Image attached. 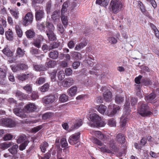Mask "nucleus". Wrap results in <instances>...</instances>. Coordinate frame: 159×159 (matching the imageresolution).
Listing matches in <instances>:
<instances>
[{
	"label": "nucleus",
	"instance_id": "obj_1",
	"mask_svg": "<svg viewBox=\"0 0 159 159\" xmlns=\"http://www.w3.org/2000/svg\"><path fill=\"white\" fill-rule=\"evenodd\" d=\"M140 107L138 109V112L143 117L149 116L152 114V112L150 109L149 107L146 103L140 102L138 103Z\"/></svg>",
	"mask_w": 159,
	"mask_h": 159
},
{
	"label": "nucleus",
	"instance_id": "obj_2",
	"mask_svg": "<svg viewBox=\"0 0 159 159\" xmlns=\"http://www.w3.org/2000/svg\"><path fill=\"white\" fill-rule=\"evenodd\" d=\"M110 7L113 13L117 14L123 7V4L120 0H112L110 3Z\"/></svg>",
	"mask_w": 159,
	"mask_h": 159
},
{
	"label": "nucleus",
	"instance_id": "obj_3",
	"mask_svg": "<svg viewBox=\"0 0 159 159\" xmlns=\"http://www.w3.org/2000/svg\"><path fill=\"white\" fill-rule=\"evenodd\" d=\"M13 112L16 115L22 118H25L27 113L23 109L21 108L20 106H16L13 109Z\"/></svg>",
	"mask_w": 159,
	"mask_h": 159
},
{
	"label": "nucleus",
	"instance_id": "obj_4",
	"mask_svg": "<svg viewBox=\"0 0 159 159\" xmlns=\"http://www.w3.org/2000/svg\"><path fill=\"white\" fill-rule=\"evenodd\" d=\"M15 124L14 121L11 119L7 118L0 120V125L12 127L14 126Z\"/></svg>",
	"mask_w": 159,
	"mask_h": 159
},
{
	"label": "nucleus",
	"instance_id": "obj_5",
	"mask_svg": "<svg viewBox=\"0 0 159 159\" xmlns=\"http://www.w3.org/2000/svg\"><path fill=\"white\" fill-rule=\"evenodd\" d=\"M33 15L30 12L27 13L23 19V24L24 25L27 26L30 24L32 22Z\"/></svg>",
	"mask_w": 159,
	"mask_h": 159
},
{
	"label": "nucleus",
	"instance_id": "obj_6",
	"mask_svg": "<svg viewBox=\"0 0 159 159\" xmlns=\"http://www.w3.org/2000/svg\"><path fill=\"white\" fill-rule=\"evenodd\" d=\"M6 71L4 69L0 68V84L5 85L6 84Z\"/></svg>",
	"mask_w": 159,
	"mask_h": 159
},
{
	"label": "nucleus",
	"instance_id": "obj_7",
	"mask_svg": "<svg viewBox=\"0 0 159 159\" xmlns=\"http://www.w3.org/2000/svg\"><path fill=\"white\" fill-rule=\"evenodd\" d=\"M80 134V133L78 132L70 136L68 140L69 143L72 145L77 143L79 141V139Z\"/></svg>",
	"mask_w": 159,
	"mask_h": 159
},
{
	"label": "nucleus",
	"instance_id": "obj_8",
	"mask_svg": "<svg viewBox=\"0 0 159 159\" xmlns=\"http://www.w3.org/2000/svg\"><path fill=\"white\" fill-rule=\"evenodd\" d=\"M45 14L44 10H35V18L36 21H41L45 17Z\"/></svg>",
	"mask_w": 159,
	"mask_h": 159
},
{
	"label": "nucleus",
	"instance_id": "obj_9",
	"mask_svg": "<svg viewBox=\"0 0 159 159\" xmlns=\"http://www.w3.org/2000/svg\"><path fill=\"white\" fill-rule=\"evenodd\" d=\"M55 100L54 95L51 94L44 97L43 99V102L46 104H48L53 102Z\"/></svg>",
	"mask_w": 159,
	"mask_h": 159
},
{
	"label": "nucleus",
	"instance_id": "obj_10",
	"mask_svg": "<svg viewBox=\"0 0 159 159\" xmlns=\"http://www.w3.org/2000/svg\"><path fill=\"white\" fill-rule=\"evenodd\" d=\"M43 41V38L42 36H39L34 40L32 44L36 47L39 48L41 47L42 43Z\"/></svg>",
	"mask_w": 159,
	"mask_h": 159
},
{
	"label": "nucleus",
	"instance_id": "obj_11",
	"mask_svg": "<svg viewBox=\"0 0 159 159\" xmlns=\"http://www.w3.org/2000/svg\"><path fill=\"white\" fill-rule=\"evenodd\" d=\"M108 108L112 109V111L111 112L110 115L111 116L114 115L116 113L118 112V111L120 109V107L119 106L115 105L114 104H111L108 106Z\"/></svg>",
	"mask_w": 159,
	"mask_h": 159
},
{
	"label": "nucleus",
	"instance_id": "obj_12",
	"mask_svg": "<svg viewBox=\"0 0 159 159\" xmlns=\"http://www.w3.org/2000/svg\"><path fill=\"white\" fill-rule=\"evenodd\" d=\"M89 120L93 122L94 124H95L98 121L101 120V117H100L98 115L95 113H93L91 114L90 115Z\"/></svg>",
	"mask_w": 159,
	"mask_h": 159
},
{
	"label": "nucleus",
	"instance_id": "obj_13",
	"mask_svg": "<svg viewBox=\"0 0 159 159\" xmlns=\"http://www.w3.org/2000/svg\"><path fill=\"white\" fill-rule=\"evenodd\" d=\"M74 82V80L71 78L65 79L62 82L63 86L65 87H69L72 85Z\"/></svg>",
	"mask_w": 159,
	"mask_h": 159
},
{
	"label": "nucleus",
	"instance_id": "obj_14",
	"mask_svg": "<svg viewBox=\"0 0 159 159\" xmlns=\"http://www.w3.org/2000/svg\"><path fill=\"white\" fill-rule=\"evenodd\" d=\"M103 97L106 101H111L112 100V93L109 90L107 89L103 93Z\"/></svg>",
	"mask_w": 159,
	"mask_h": 159
},
{
	"label": "nucleus",
	"instance_id": "obj_15",
	"mask_svg": "<svg viewBox=\"0 0 159 159\" xmlns=\"http://www.w3.org/2000/svg\"><path fill=\"white\" fill-rule=\"evenodd\" d=\"M25 108L27 111L30 112L36 110L37 109V107L34 103H30L29 104H27L25 107Z\"/></svg>",
	"mask_w": 159,
	"mask_h": 159
},
{
	"label": "nucleus",
	"instance_id": "obj_16",
	"mask_svg": "<svg viewBox=\"0 0 159 159\" xmlns=\"http://www.w3.org/2000/svg\"><path fill=\"white\" fill-rule=\"evenodd\" d=\"M34 70L37 71H45L47 70V69L44 66L38 65L36 64H33Z\"/></svg>",
	"mask_w": 159,
	"mask_h": 159
},
{
	"label": "nucleus",
	"instance_id": "obj_17",
	"mask_svg": "<svg viewBox=\"0 0 159 159\" xmlns=\"http://www.w3.org/2000/svg\"><path fill=\"white\" fill-rule=\"evenodd\" d=\"M32 76L31 73H29L27 74H22L18 76V79L22 81L28 79L29 78L31 77Z\"/></svg>",
	"mask_w": 159,
	"mask_h": 159
},
{
	"label": "nucleus",
	"instance_id": "obj_18",
	"mask_svg": "<svg viewBox=\"0 0 159 159\" xmlns=\"http://www.w3.org/2000/svg\"><path fill=\"white\" fill-rule=\"evenodd\" d=\"M49 57L53 59H57L58 57V52L56 50H52L48 54Z\"/></svg>",
	"mask_w": 159,
	"mask_h": 159
},
{
	"label": "nucleus",
	"instance_id": "obj_19",
	"mask_svg": "<svg viewBox=\"0 0 159 159\" xmlns=\"http://www.w3.org/2000/svg\"><path fill=\"white\" fill-rule=\"evenodd\" d=\"M87 44V42L86 41H84L76 45L75 48V50L76 51H80L84 47L86 46Z\"/></svg>",
	"mask_w": 159,
	"mask_h": 159
},
{
	"label": "nucleus",
	"instance_id": "obj_20",
	"mask_svg": "<svg viewBox=\"0 0 159 159\" xmlns=\"http://www.w3.org/2000/svg\"><path fill=\"white\" fill-rule=\"evenodd\" d=\"M11 14L16 19H17L19 16V12L17 10L8 8Z\"/></svg>",
	"mask_w": 159,
	"mask_h": 159
},
{
	"label": "nucleus",
	"instance_id": "obj_21",
	"mask_svg": "<svg viewBox=\"0 0 159 159\" xmlns=\"http://www.w3.org/2000/svg\"><path fill=\"white\" fill-rule=\"evenodd\" d=\"M3 53L8 57H11L13 56V53L9 48L7 47H5L2 50Z\"/></svg>",
	"mask_w": 159,
	"mask_h": 159
},
{
	"label": "nucleus",
	"instance_id": "obj_22",
	"mask_svg": "<svg viewBox=\"0 0 159 159\" xmlns=\"http://www.w3.org/2000/svg\"><path fill=\"white\" fill-rule=\"evenodd\" d=\"M107 107L103 104L100 105L98 108V111L102 114L105 115L106 114V110Z\"/></svg>",
	"mask_w": 159,
	"mask_h": 159
},
{
	"label": "nucleus",
	"instance_id": "obj_23",
	"mask_svg": "<svg viewBox=\"0 0 159 159\" xmlns=\"http://www.w3.org/2000/svg\"><path fill=\"white\" fill-rule=\"evenodd\" d=\"M116 140L120 143L122 144L125 143V137L123 134H118L116 136Z\"/></svg>",
	"mask_w": 159,
	"mask_h": 159
},
{
	"label": "nucleus",
	"instance_id": "obj_24",
	"mask_svg": "<svg viewBox=\"0 0 159 159\" xmlns=\"http://www.w3.org/2000/svg\"><path fill=\"white\" fill-rule=\"evenodd\" d=\"M51 18L54 21L59 20L60 18L59 11H55L53 12L51 16Z\"/></svg>",
	"mask_w": 159,
	"mask_h": 159
},
{
	"label": "nucleus",
	"instance_id": "obj_25",
	"mask_svg": "<svg viewBox=\"0 0 159 159\" xmlns=\"http://www.w3.org/2000/svg\"><path fill=\"white\" fill-rule=\"evenodd\" d=\"M71 56L75 60H80L82 58L81 54L80 52H74L71 53Z\"/></svg>",
	"mask_w": 159,
	"mask_h": 159
},
{
	"label": "nucleus",
	"instance_id": "obj_26",
	"mask_svg": "<svg viewBox=\"0 0 159 159\" xmlns=\"http://www.w3.org/2000/svg\"><path fill=\"white\" fill-rule=\"evenodd\" d=\"M18 146L17 144L13 145L12 147L8 149L9 151L12 154L14 155L17 152V149Z\"/></svg>",
	"mask_w": 159,
	"mask_h": 159
},
{
	"label": "nucleus",
	"instance_id": "obj_27",
	"mask_svg": "<svg viewBox=\"0 0 159 159\" xmlns=\"http://www.w3.org/2000/svg\"><path fill=\"white\" fill-rule=\"evenodd\" d=\"M155 98V95L154 93H151L150 94L146 96L145 99L148 102H152V101L154 100Z\"/></svg>",
	"mask_w": 159,
	"mask_h": 159
},
{
	"label": "nucleus",
	"instance_id": "obj_28",
	"mask_svg": "<svg viewBox=\"0 0 159 159\" xmlns=\"http://www.w3.org/2000/svg\"><path fill=\"white\" fill-rule=\"evenodd\" d=\"M12 143L11 142L2 143L0 145V148L3 150H5L10 147L12 145Z\"/></svg>",
	"mask_w": 159,
	"mask_h": 159
},
{
	"label": "nucleus",
	"instance_id": "obj_29",
	"mask_svg": "<svg viewBox=\"0 0 159 159\" xmlns=\"http://www.w3.org/2000/svg\"><path fill=\"white\" fill-rule=\"evenodd\" d=\"M46 27L48 28V30H46V32H53L54 30V27L53 24L51 23L47 22L46 23Z\"/></svg>",
	"mask_w": 159,
	"mask_h": 159
},
{
	"label": "nucleus",
	"instance_id": "obj_30",
	"mask_svg": "<svg viewBox=\"0 0 159 159\" xmlns=\"http://www.w3.org/2000/svg\"><path fill=\"white\" fill-rule=\"evenodd\" d=\"M77 87L75 86L71 87L69 90V95L71 96H74L77 92Z\"/></svg>",
	"mask_w": 159,
	"mask_h": 159
},
{
	"label": "nucleus",
	"instance_id": "obj_31",
	"mask_svg": "<svg viewBox=\"0 0 159 159\" xmlns=\"http://www.w3.org/2000/svg\"><path fill=\"white\" fill-rule=\"evenodd\" d=\"M46 33L49 39L51 41H54L56 39V36L53 31L51 32H46Z\"/></svg>",
	"mask_w": 159,
	"mask_h": 159
},
{
	"label": "nucleus",
	"instance_id": "obj_32",
	"mask_svg": "<svg viewBox=\"0 0 159 159\" xmlns=\"http://www.w3.org/2000/svg\"><path fill=\"white\" fill-rule=\"evenodd\" d=\"M25 34L28 38H33L35 35L34 32L33 30H27L25 32Z\"/></svg>",
	"mask_w": 159,
	"mask_h": 159
},
{
	"label": "nucleus",
	"instance_id": "obj_33",
	"mask_svg": "<svg viewBox=\"0 0 159 159\" xmlns=\"http://www.w3.org/2000/svg\"><path fill=\"white\" fill-rule=\"evenodd\" d=\"M23 89L26 91L28 93H30L32 90V84H27L25 86L23 87Z\"/></svg>",
	"mask_w": 159,
	"mask_h": 159
},
{
	"label": "nucleus",
	"instance_id": "obj_34",
	"mask_svg": "<svg viewBox=\"0 0 159 159\" xmlns=\"http://www.w3.org/2000/svg\"><path fill=\"white\" fill-rule=\"evenodd\" d=\"M25 141H28L26 136L24 134H21L17 139V142L18 143H20L23 142H24Z\"/></svg>",
	"mask_w": 159,
	"mask_h": 159
},
{
	"label": "nucleus",
	"instance_id": "obj_35",
	"mask_svg": "<svg viewBox=\"0 0 159 159\" xmlns=\"http://www.w3.org/2000/svg\"><path fill=\"white\" fill-rule=\"evenodd\" d=\"M49 87V84L46 83L39 88V90L41 92H45L48 90Z\"/></svg>",
	"mask_w": 159,
	"mask_h": 159
},
{
	"label": "nucleus",
	"instance_id": "obj_36",
	"mask_svg": "<svg viewBox=\"0 0 159 159\" xmlns=\"http://www.w3.org/2000/svg\"><path fill=\"white\" fill-rule=\"evenodd\" d=\"M5 35L7 39L9 40H11L13 37V33L10 30L6 32Z\"/></svg>",
	"mask_w": 159,
	"mask_h": 159
},
{
	"label": "nucleus",
	"instance_id": "obj_37",
	"mask_svg": "<svg viewBox=\"0 0 159 159\" xmlns=\"http://www.w3.org/2000/svg\"><path fill=\"white\" fill-rule=\"evenodd\" d=\"M130 105L129 99H126V103L124 105V109L126 111V113L128 115L130 111Z\"/></svg>",
	"mask_w": 159,
	"mask_h": 159
},
{
	"label": "nucleus",
	"instance_id": "obj_38",
	"mask_svg": "<svg viewBox=\"0 0 159 159\" xmlns=\"http://www.w3.org/2000/svg\"><path fill=\"white\" fill-rule=\"evenodd\" d=\"M16 52L17 55L19 57H23L25 54V51L19 47L17 48Z\"/></svg>",
	"mask_w": 159,
	"mask_h": 159
},
{
	"label": "nucleus",
	"instance_id": "obj_39",
	"mask_svg": "<svg viewBox=\"0 0 159 159\" xmlns=\"http://www.w3.org/2000/svg\"><path fill=\"white\" fill-rule=\"evenodd\" d=\"M61 18L63 24L66 28V26L67 25L68 22L67 16L65 15H61Z\"/></svg>",
	"mask_w": 159,
	"mask_h": 159
},
{
	"label": "nucleus",
	"instance_id": "obj_40",
	"mask_svg": "<svg viewBox=\"0 0 159 159\" xmlns=\"http://www.w3.org/2000/svg\"><path fill=\"white\" fill-rule=\"evenodd\" d=\"M68 99V96L64 94H61L59 98V101L62 102H67Z\"/></svg>",
	"mask_w": 159,
	"mask_h": 159
},
{
	"label": "nucleus",
	"instance_id": "obj_41",
	"mask_svg": "<svg viewBox=\"0 0 159 159\" xmlns=\"http://www.w3.org/2000/svg\"><path fill=\"white\" fill-rule=\"evenodd\" d=\"M124 98L119 95H116L115 97V102L117 103H121L124 101Z\"/></svg>",
	"mask_w": 159,
	"mask_h": 159
},
{
	"label": "nucleus",
	"instance_id": "obj_42",
	"mask_svg": "<svg viewBox=\"0 0 159 159\" xmlns=\"http://www.w3.org/2000/svg\"><path fill=\"white\" fill-rule=\"evenodd\" d=\"M57 73V70H53L52 72L49 73L51 80L52 81H54L55 80Z\"/></svg>",
	"mask_w": 159,
	"mask_h": 159
},
{
	"label": "nucleus",
	"instance_id": "obj_43",
	"mask_svg": "<svg viewBox=\"0 0 159 159\" xmlns=\"http://www.w3.org/2000/svg\"><path fill=\"white\" fill-rule=\"evenodd\" d=\"M47 65L48 67L52 68L56 65V62L55 61L50 60L47 63Z\"/></svg>",
	"mask_w": 159,
	"mask_h": 159
},
{
	"label": "nucleus",
	"instance_id": "obj_44",
	"mask_svg": "<svg viewBox=\"0 0 159 159\" xmlns=\"http://www.w3.org/2000/svg\"><path fill=\"white\" fill-rule=\"evenodd\" d=\"M48 146V143L46 142H44L43 143L41 144L40 145V148L41 151L43 152H45Z\"/></svg>",
	"mask_w": 159,
	"mask_h": 159
},
{
	"label": "nucleus",
	"instance_id": "obj_45",
	"mask_svg": "<svg viewBox=\"0 0 159 159\" xmlns=\"http://www.w3.org/2000/svg\"><path fill=\"white\" fill-rule=\"evenodd\" d=\"M60 143L62 148H65L68 145L66 139L64 138H62L61 140Z\"/></svg>",
	"mask_w": 159,
	"mask_h": 159
},
{
	"label": "nucleus",
	"instance_id": "obj_46",
	"mask_svg": "<svg viewBox=\"0 0 159 159\" xmlns=\"http://www.w3.org/2000/svg\"><path fill=\"white\" fill-rule=\"evenodd\" d=\"M50 47V49L51 50L52 49L57 48L59 45V43L56 42H53L49 45Z\"/></svg>",
	"mask_w": 159,
	"mask_h": 159
},
{
	"label": "nucleus",
	"instance_id": "obj_47",
	"mask_svg": "<svg viewBox=\"0 0 159 159\" xmlns=\"http://www.w3.org/2000/svg\"><path fill=\"white\" fill-rule=\"evenodd\" d=\"M15 29L18 36L21 37L22 35V32L21 29L18 25H16L15 27Z\"/></svg>",
	"mask_w": 159,
	"mask_h": 159
},
{
	"label": "nucleus",
	"instance_id": "obj_48",
	"mask_svg": "<svg viewBox=\"0 0 159 159\" xmlns=\"http://www.w3.org/2000/svg\"><path fill=\"white\" fill-rule=\"evenodd\" d=\"M93 141L94 143L100 146H102L103 145L102 143L96 138H93Z\"/></svg>",
	"mask_w": 159,
	"mask_h": 159
},
{
	"label": "nucleus",
	"instance_id": "obj_49",
	"mask_svg": "<svg viewBox=\"0 0 159 159\" xmlns=\"http://www.w3.org/2000/svg\"><path fill=\"white\" fill-rule=\"evenodd\" d=\"M82 124V121L81 120H79L76 122L72 127L73 129H77L81 126Z\"/></svg>",
	"mask_w": 159,
	"mask_h": 159
},
{
	"label": "nucleus",
	"instance_id": "obj_50",
	"mask_svg": "<svg viewBox=\"0 0 159 159\" xmlns=\"http://www.w3.org/2000/svg\"><path fill=\"white\" fill-rule=\"evenodd\" d=\"M126 116L125 115V116H122L120 118L121 125L122 127H124L127 121V118L125 117Z\"/></svg>",
	"mask_w": 159,
	"mask_h": 159
},
{
	"label": "nucleus",
	"instance_id": "obj_51",
	"mask_svg": "<svg viewBox=\"0 0 159 159\" xmlns=\"http://www.w3.org/2000/svg\"><path fill=\"white\" fill-rule=\"evenodd\" d=\"M29 142L28 141H25L22 143L19 146V148L20 150L22 151L25 149L27 145Z\"/></svg>",
	"mask_w": 159,
	"mask_h": 159
},
{
	"label": "nucleus",
	"instance_id": "obj_52",
	"mask_svg": "<svg viewBox=\"0 0 159 159\" xmlns=\"http://www.w3.org/2000/svg\"><path fill=\"white\" fill-rule=\"evenodd\" d=\"M65 74L63 71H60L59 72L58 75V78L59 80H62L65 78Z\"/></svg>",
	"mask_w": 159,
	"mask_h": 159
},
{
	"label": "nucleus",
	"instance_id": "obj_53",
	"mask_svg": "<svg viewBox=\"0 0 159 159\" xmlns=\"http://www.w3.org/2000/svg\"><path fill=\"white\" fill-rule=\"evenodd\" d=\"M13 137V135L11 134H6L3 137V139L5 141L11 140Z\"/></svg>",
	"mask_w": 159,
	"mask_h": 159
},
{
	"label": "nucleus",
	"instance_id": "obj_54",
	"mask_svg": "<svg viewBox=\"0 0 159 159\" xmlns=\"http://www.w3.org/2000/svg\"><path fill=\"white\" fill-rule=\"evenodd\" d=\"M37 28L41 31H44V29L45 26H44L43 23H38L37 25Z\"/></svg>",
	"mask_w": 159,
	"mask_h": 159
},
{
	"label": "nucleus",
	"instance_id": "obj_55",
	"mask_svg": "<svg viewBox=\"0 0 159 159\" xmlns=\"http://www.w3.org/2000/svg\"><path fill=\"white\" fill-rule=\"evenodd\" d=\"M116 122L114 119H110L108 120V125L111 127H115L116 126Z\"/></svg>",
	"mask_w": 159,
	"mask_h": 159
},
{
	"label": "nucleus",
	"instance_id": "obj_56",
	"mask_svg": "<svg viewBox=\"0 0 159 159\" xmlns=\"http://www.w3.org/2000/svg\"><path fill=\"white\" fill-rule=\"evenodd\" d=\"M70 0H67L63 3L62 7L67 9V8L70 6Z\"/></svg>",
	"mask_w": 159,
	"mask_h": 159
},
{
	"label": "nucleus",
	"instance_id": "obj_57",
	"mask_svg": "<svg viewBox=\"0 0 159 159\" xmlns=\"http://www.w3.org/2000/svg\"><path fill=\"white\" fill-rule=\"evenodd\" d=\"M42 128V125H40L32 128L31 131L32 132L36 133Z\"/></svg>",
	"mask_w": 159,
	"mask_h": 159
},
{
	"label": "nucleus",
	"instance_id": "obj_58",
	"mask_svg": "<svg viewBox=\"0 0 159 159\" xmlns=\"http://www.w3.org/2000/svg\"><path fill=\"white\" fill-rule=\"evenodd\" d=\"M45 82V79L42 77H39L36 81V83L38 84H41Z\"/></svg>",
	"mask_w": 159,
	"mask_h": 159
},
{
	"label": "nucleus",
	"instance_id": "obj_59",
	"mask_svg": "<svg viewBox=\"0 0 159 159\" xmlns=\"http://www.w3.org/2000/svg\"><path fill=\"white\" fill-rule=\"evenodd\" d=\"M50 48L49 45L48 46L46 44H44L43 45L42 49L43 51L45 52H46L48 51L51 50L50 49Z\"/></svg>",
	"mask_w": 159,
	"mask_h": 159
},
{
	"label": "nucleus",
	"instance_id": "obj_60",
	"mask_svg": "<svg viewBox=\"0 0 159 159\" xmlns=\"http://www.w3.org/2000/svg\"><path fill=\"white\" fill-rule=\"evenodd\" d=\"M52 115V114L51 113H46L43 116V118L44 120H46L51 117Z\"/></svg>",
	"mask_w": 159,
	"mask_h": 159
},
{
	"label": "nucleus",
	"instance_id": "obj_61",
	"mask_svg": "<svg viewBox=\"0 0 159 159\" xmlns=\"http://www.w3.org/2000/svg\"><path fill=\"white\" fill-rule=\"evenodd\" d=\"M75 43L73 40L70 41L67 43V46L70 49L73 48L75 46Z\"/></svg>",
	"mask_w": 159,
	"mask_h": 159
},
{
	"label": "nucleus",
	"instance_id": "obj_62",
	"mask_svg": "<svg viewBox=\"0 0 159 159\" xmlns=\"http://www.w3.org/2000/svg\"><path fill=\"white\" fill-rule=\"evenodd\" d=\"M19 67L20 70H26L28 68V67L27 65L23 63L19 64Z\"/></svg>",
	"mask_w": 159,
	"mask_h": 159
},
{
	"label": "nucleus",
	"instance_id": "obj_63",
	"mask_svg": "<svg viewBox=\"0 0 159 159\" xmlns=\"http://www.w3.org/2000/svg\"><path fill=\"white\" fill-rule=\"evenodd\" d=\"M107 40L111 44H115L116 43L117 40L114 37H110L108 38Z\"/></svg>",
	"mask_w": 159,
	"mask_h": 159
},
{
	"label": "nucleus",
	"instance_id": "obj_64",
	"mask_svg": "<svg viewBox=\"0 0 159 159\" xmlns=\"http://www.w3.org/2000/svg\"><path fill=\"white\" fill-rule=\"evenodd\" d=\"M65 73L67 76L71 75L72 73V70L71 68H66L65 69Z\"/></svg>",
	"mask_w": 159,
	"mask_h": 159
}]
</instances>
